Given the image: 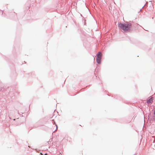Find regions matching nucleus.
I'll return each instance as SVG.
<instances>
[{"instance_id":"1","label":"nucleus","mask_w":155,"mask_h":155,"mask_svg":"<svg viewBox=\"0 0 155 155\" xmlns=\"http://www.w3.org/2000/svg\"><path fill=\"white\" fill-rule=\"evenodd\" d=\"M118 27L124 31L127 32L130 31L131 28V25L130 23L128 24L120 23L119 24Z\"/></svg>"},{"instance_id":"2","label":"nucleus","mask_w":155,"mask_h":155,"mask_svg":"<svg viewBox=\"0 0 155 155\" xmlns=\"http://www.w3.org/2000/svg\"><path fill=\"white\" fill-rule=\"evenodd\" d=\"M102 57V54L100 52H99L97 55L96 61L98 64L101 63V61Z\"/></svg>"},{"instance_id":"3","label":"nucleus","mask_w":155,"mask_h":155,"mask_svg":"<svg viewBox=\"0 0 155 155\" xmlns=\"http://www.w3.org/2000/svg\"><path fill=\"white\" fill-rule=\"evenodd\" d=\"M149 99H148L147 100V103L148 104H150L153 102L154 97H149Z\"/></svg>"},{"instance_id":"4","label":"nucleus","mask_w":155,"mask_h":155,"mask_svg":"<svg viewBox=\"0 0 155 155\" xmlns=\"http://www.w3.org/2000/svg\"><path fill=\"white\" fill-rule=\"evenodd\" d=\"M54 124H55L56 126V128H57V125L55 124V122H54Z\"/></svg>"}]
</instances>
